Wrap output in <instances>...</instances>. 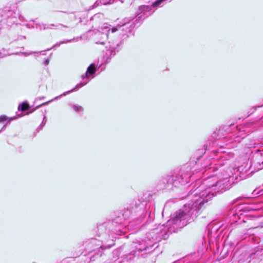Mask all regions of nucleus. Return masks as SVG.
I'll return each mask as SVG.
<instances>
[{"instance_id": "10", "label": "nucleus", "mask_w": 263, "mask_h": 263, "mask_svg": "<svg viewBox=\"0 0 263 263\" xmlns=\"http://www.w3.org/2000/svg\"><path fill=\"white\" fill-rule=\"evenodd\" d=\"M255 213L247 215L245 222H248L251 228L263 227V208H251Z\"/></svg>"}, {"instance_id": "23", "label": "nucleus", "mask_w": 263, "mask_h": 263, "mask_svg": "<svg viewBox=\"0 0 263 263\" xmlns=\"http://www.w3.org/2000/svg\"><path fill=\"white\" fill-rule=\"evenodd\" d=\"M256 191L255 190L254 191V194H256ZM256 194H258V196H261V195H263V189L262 190H261L259 191H257V193H256Z\"/></svg>"}, {"instance_id": "34", "label": "nucleus", "mask_w": 263, "mask_h": 263, "mask_svg": "<svg viewBox=\"0 0 263 263\" xmlns=\"http://www.w3.org/2000/svg\"><path fill=\"white\" fill-rule=\"evenodd\" d=\"M97 2H96L95 5H96V6L95 7H97V6L99 5V4H97Z\"/></svg>"}, {"instance_id": "3", "label": "nucleus", "mask_w": 263, "mask_h": 263, "mask_svg": "<svg viewBox=\"0 0 263 263\" xmlns=\"http://www.w3.org/2000/svg\"><path fill=\"white\" fill-rule=\"evenodd\" d=\"M204 153V149H198L189 163L182 166L179 171H176L173 175L162 177L158 183V188L159 190H171L173 186L178 187L179 185L186 184L194 174V172H199L197 169L198 162L195 159L199 160Z\"/></svg>"}, {"instance_id": "12", "label": "nucleus", "mask_w": 263, "mask_h": 263, "mask_svg": "<svg viewBox=\"0 0 263 263\" xmlns=\"http://www.w3.org/2000/svg\"><path fill=\"white\" fill-rule=\"evenodd\" d=\"M134 258L132 253H128L124 255L123 257L119 258L118 260H116L115 263H129V261L133 260Z\"/></svg>"}, {"instance_id": "19", "label": "nucleus", "mask_w": 263, "mask_h": 263, "mask_svg": "<svg viewBox=\"0 0 263 263\" xmlns=\"http://www.w3.org/2000/svg\"><path fill=\"white\" fill-rule=\"evenodd\" d=\"M262 106H263V105L254 106L253 107H252V108H251L250 109L248 113L249 114V115H251L256 110L257 108H259Z\"/></svg>"}, {"instance_id": "36", "label": "nucleus", "mask_w": 263, "mask_h": 263, "mask_svg": "<svg viewBox=\"0 0 263 263\" xmlns=\"http://www.w3.org/2000/svg\"><path fill=\"white\" fill-rule=\"evenodd\" d=\"M133 222H129V223H130V226H133Z\"/></svg>"}, {"instance_id": "18", "label": "nucleus", "mask_w": 263, "mask_h": 263, "mask_svg": "<svg viewBox=\"0 0 263 263\" xmlns=\"http://www.w3.org/2000/svg\"><path fill=\"white\" fill-rule=\"evenodd\" d=\"M116 0H100V3L103 5H108L112 4Z\"/></svg>"}, {"instance_id": "24", "label": "nucleus", "mask_w": 263, "mask_h": 263, "mask_svg": "<svg viewBox=\"0 0 263 263\" xmlns=\"http://www.w3.org/2000/svg\"><path fill=\"white\" fill-rule=\"evenodd\" d=\"M62 44L61 43V42H60L59 43H56L55 44H54L52 48H50L51 49H52V48H55V47H59ZM50 49H48L47 50H49Z\"/></svg>"}, {"instance_id": "5", "label": "nucleus", "mask_w": 263, "mask_h": 263, "mask_svg": "<svg viewBox=\"0 0 263 263\" xmlns=\"http://www.w3.org/2000/svg\"><path fill=\"white\" fill-rule=\"evenodd\" d=\"M114 245V239L101 240L97 238H91L83 243L84 248L88 252V257L91 261H95L101 257L104 249L110 248Z\"/></svg>"}, {"instance_id": "13", "label": "nucleus", "mask_w": 263, "mask_h": 263, "mask_svg": "<svg viewBox=\"0 0 263 263\" xmlns=\"http://www.w3.org/2000/svg\"><path fill=\"white\" fill-rule=\"evenodd\" d=\"M240 138L238 136H235L231 137L230 139H229L227 141V145L232 144L233 145L231 146H230V147H234L235 146V144L233 143H238L240 142Z\"/></svg>"}, {"instance_id": "28", "label": "nucleus", "mask_w": 263, "mask_h": 263, "mask_svg": "<svg viewBox=\"0 0 263 263\" xmlns=\"http://www.w3.org/2000/svg\"><path fill=\"white\" fill-rule=\"evenodd\" d=\"M45 98V97L43 96V97H37L35 99V101H37L39 100H43Z\"/></svg>"}, {"instance_id": "4", "label": "nucleus", "mask_w": 263, "mask_h": 263, "mask_svg": "<svg viewBox=\"0 0 263 263\" xmlns=\"http://www.w3.org/2000/svg\"><path fill=\"white\" fill-rule=\"evenodd\" d=\"M153 208V205L151 202H140L139 200L134 201L127 206L121 215L116 217L111 223L108 222L104 224L105 226H108L110 224L118 225L119 229H115L114 231L118 234L121 235L125 231L121 228L126 227V220L128 218L132 217L137 223H140L147 215L150 217Z\"/></svg>"}, {"instance_id": "22", "label": "nucleus", "mask_w": 263, "mask_h": 263, "mask_svg": "<svg viewBox=\"0 0 263 263\" xmlns=\"http://www.w3.org/2000/svg\"><path fill=\"white\" fill-rule=\"evenodd\" d=\"M54 26H57L53 24H49L47 27H44V29L45 30L47 29H52V27H54Z\"/></svg>"}, {"instance_id": "21", "label": "nucleus", "mask_w": 263, "mask_h": 263, "mask_svg": "<svg viewBox=\"0 0 263 263\" xmlns=\"http://www.w3.org/2000/svg\"><path fill=\"white\" fill-rule=\"evenodd\" d=\"M8 118L6 116L2 115L0 116V123L4 122V121H7Z\"/></svg>"}, {"instance_id": "6", "label": "nucleus", "mask_w": 263, "mask_h": 263, "mask_svg": "<svg viewBox=\"0 0 263 263\" xmlns=\"http://www.w3.org/2000/svg\"><path fill=\"white\" fill-rule=\"evenodd\" d=\"M158 247V245H156V241H152L151 238L146 235L144 239L138 242H133V248L135 249L130 253L133 254V257L134 258L136 256L145 258Z\"/></svg>"}, {"instance_id": "38", "label": "nucleus", "mask_w": 263, "mask_h": 263, "mask_svg": "<svg viewBox=\"0 0 263 263\" xmlns=\"http://www.w3.org/2000/svg\"><path fill=\"white\" fill-rule=\"evenodd\" d=\"M208 238L209 237V232L208 233Z\"/></svg>"}, {"instance_id": "17", "label": "nucleus", "mask_w": 263, "mask_h": 263, "mask_svg": "<svg viewBox=\"0 0 263 263\" xmlns=\"http://www.w3.org/2000/svg\"><path fill=\"white\" fill-rule=\"evenodd\" d=\"M191 256H188L184 258L183 260H179L173 263H195L193 261H191Z\"/></svg>"}, {"instance_id": "11", "label": "nucleus", "mask_w": 263, "mask_h": 263, "mask_svg": "<svg viewBox=\"0 0 263 263\" xmlns=\"http://www.w3.org/2000/svg\"><path fill=\"white\" fill-rule=\"evenodd\" d=\"M104 20V15L102 13H98L95 14L90 18V22L92 24V27L100 28Z\"/></svg>"}, {"instance_id": "37", "label": "nucleus", "mask_w": 263, "mask_h": 263, "mask_svg": "<svg viewBox=\"0 0 263 263\" xmlns=\"http://www.w3.org/2000/svg\"><path fill=\"white\" fill-rule=\"evenodd\" d=\"M13 118H11L10 119H9V122L10 121H11V120H12Z\"/></svg>"}, {"instance_id": "2", "label": "nucleus", "mask_w": 263, "mask_h": 263, "mask_svg": "<svg viewBox=\"0 0 263 263\" xmlns=\"http://www.w3.org/2000/svg\"><path fill=\"white\" fill-rule=\"evenodd\" d=\"M172 0H156L151 5H141L138 8L135 20L125 18L122 22L118 24V27H112L110 29L107 24H104L101 27L103 30L107 29L106 32H103L97 31L93 36V41L97 44L104 45L105 41L109 39L108 48L106 50L104 56V61L106 63L110 62L111 59L114 57L121 49L122 41H112L110 40L109 36L111 33L116 31H123V36H128V33H131L133 29L138 23H141L149 15H152L159 8H161Z\"/></svg>"}, {"instance_id": "27", "label": "nucleus", "mask_w": 263, "mask_h": 263, "mask_svg": "<svg viewBox=\"0 0 263 263\" xmlns=\"http://www.w3.org/2000/svg\"><path fill=\"white\" fill-rule=\"evenodd\" d=\"M47 122V119L45 116L43 118V120L42 121V123H44V125H45L46 123Z\"/></svg>"}, {"instance_id": "20", "label": "nucleus", "mask_w": 263, "mask_h": 263, "mask_svg": "<svg viewBox=\"0 0 263 263\" xmlns=\"http://www.w3.org/2000/svg\"><path fill=\"white\" fill-rule=\"evenodd\" d=\"M35 21H32V23H30V24H27L26 25V27L29 28H34L35 26H34V25H35Z\"/></svg>"}, {"instance_id": "7", "label": "nucleus", "mask_w": 263, "mask_h": 263, "mask_svg": "<svg viewBox=\"0 0 263 263\" xmlns=\"http://www.w3.org/2000/svg\"><path fill=\"white\" fill-rule=\"evenodd\" d=\"M97 68L96 67L95 64L93 63L91 64L87 67L86 72L84 74H82L81 76V78L83 80V82L77 84L76 86L71 90L65 91L63 92L62 94L60 95V96L55 97L53 99L38 105L36 107V108H39L41 106L47 105L49 103L53 101V100H57L58 99L60 98L62 96H65L67 95L70 93L71 92L78 90L80 88L86 85L89 82L90 79H93L95 78V74Z\"/></svg>"}, {"instance_id": "16", "label": "nucleus", "mask_w": 263, "mask_h": 263, "mask_svg": "<svg viewBox=\"0 0 263 263\" xmlns=\"http://www.w3.org/2000/svg\"><path fill=\"white\" fill-rule=\"evenodd\" d=\"M81 39V37L78 36L76 37H73V39H70V40H64L63 41H61V43L62 44H66V43H70L71 42H77V41L80 40Z\"/></svg>"}, {"instance_id": "9", "label": "nucleus", "mask_w": 263, "mask_h": 263, "mask_svg": "<svg viewBox=\"0 0 263 263\" xmlns=\"http://www.w3.org/2000/svg\"><path fill=\"white\" fill-rule=\"evenodd\" d=\"M263 168V155L257 154L253 157L251 164L248 167V164L245 166L241 165L236 168L237 171L239 172L240 178H243L246 175H248L255 172Z\"/></svg>"}, {"instance_id": "14", "label": "nucleus", "mask_w": 263, "mask_h": 263, "mask_svg": "<svg viewBox=\"0 0 263 263\" xmlns=\"http://www.w3.org/2000/svg\"><path fill=\"white\" fill-rule=\"evenodd\" d=\"M69 106L73 108V109L77 112H80L83 111V107L78 104H73L71 103L69 104Z\"/></svg>"}, {"instance_id": "1", "label": "nucleus", "mask_w": 263, "mask_h": 263, "mask_svg": "<svg viewBox=\"0 0 263 263\" xmlns=\"http://www.w3.org/2000/svg\"><path fill=\"white\" fill-rule=\"evenodd\" d=\"M220 160L216 161L206 160L202 165L205 169L203 174L208 176L202 184L196 183L188 193L191 200L184 205L183 209L176 212L166 224H158L147 235L152 241L158 242L166 239L173 233L194 221L200 214L204 205L217 194H221L229 190L237 182V176L233 173L235 169L230 166V159L233 157L231 153L219 155Z\"/></svg>"}, {"instance_id": "35", "label": "nucleus", "mask_w": 263, "mask_h": 263, "mask_svg": "<svg viewBox=\"0 0 263 263\" xmlns=\"http://www.w3.org/2000/svg\"><path fill=\"white\" fill-rule=\"evenodd\" d=\"M104 227H105V226H100V229H101L102 228H104Z\"/></svg>"}, {"instance_id": "32", "label": "nucleus", "mask_w": 263, "mask_h": 263, "mask_svg": "<svg viewBox=\"0 0 263 263\" xmlns=\"http://www.w3.org/2000/svg\"><path fill=\"white\" fill-rule=\"evenodd\" d=\"M256 253H257V252H256L255 253H254V254H251V257H253V255H255Z\"/></svg>"}, {"instance_id": "31", "label": "nucleus", "mask_w": 263, "mask_h": 263, "mask_svg": "<svg viewBox=\"0 0 263 263\" xmlns=\"http://www.w3.org/2000/svg\"><path fill=\"white\" fill-rule=\"evenodd\" d=\"M5 126H6L5 125H4V126L2 127V128L0 130V133L5 130Z\"/></svg>"}, {"instance_id": "26", "label": "nucleus", "mask_w": 263, "mask_h": 263, "mask_svg": "<svg viewBox=\"0 0 263 263\" xmlns=\"http://www.w3.org/2000/svg\"><path fill=\"white\" fill-rule=\"evenodd\" d=\"M33 52H23V54H24L25 56H28L29 55H31L33 53Z\"/></svg>"}, {"instance_id": "30", "label": "nucleus", "mask_w": 263, "mask_h": 263, "mask_svg": "<svg viewBox=\"0 0 263 263\" xmlns=\"http://www.w3.org/2000/svg\"><path fill=\"white\" fill-rule=\"evenodd\" d=\"M204 147H205V149H206V150H209V149H210V148H209V147H208V144H205V145H204Z\"/></svg>"}, {"instance_id": "33", "label": "nucleus", "mask_w": 263, "mask_h": 263, "mask_svg": "<svg viewBox=\"0 0 263 263\" xmlns=\"http://www.w3.org/2000/svg\"><path fill=\"white\" fill-rule=\"evenodd\" d=\"M60 26H62V27H65V28H66V27H67V26H65V25H62V24H61V25H60Z\"/></svg>"}, {"instance_id": "15", "label": "nucleus", "mask_w": 263, "mask_h": 263, "mask_svg": "<svg viewBox=\"0 0 263 263\" xmlns=\"http://www.w3.org/2000/svg\"><path fill=\"white\" fill-rule=\"evenodd\" d=\"M29 105L27 102H24L22 104H20L18 109L22 111H25L29 109Z\"/></svg>"}, {"instance_id": "8", "label": "nucleus", "mask_w": 263, "mask_h": 263, "mask_svg": "<svg viewBox=\"0 0 263 263\" xmlns=\"http://www.w3.org/2000/svg\"><path fill=\"white\" fill-rule=\"evenodd\" d=\"M23 18L20 15L18 11L11 9L9 7H5L0 9V29L5 26H11L17 23V20Z\"/></svg>"}, {"instance_id": "29", "label": "nucleus", "mask_w": 263, "mask_h": 263, "mask_svg": "<svg viewBox=\"0 0 263 263\" xmlns=\"http://www.w3.org/2000/svg\"><path fill=\"white\" fill-rule=\"evenodd\" d=\"M45 125H44V123H41L40 126H39V127L37 128V129L40 128V129H42L43 127Z\"/></svg>"}, {"instance_id": "25", "label": "nucleus", "mask_w": 263, "mask_h": 263, "mask_svg": "<svg viewBox=\"0 0 263 263\" xmlns=\"http://www.w3.org/2000/svg\"><path fill=\"white\" fill-rule=\"evenodd\" d=\"M49 61H50V60L49 59H46L43 62L44 64L45 65H48L49 63Z\"/></svg>"}]
</instances>
